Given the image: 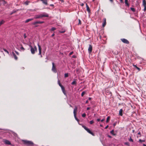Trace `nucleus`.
I'll use <instances>...</instances> for the list:
<instances>
[{
  "mask_svg": "<svg viewBox=\"0 0 146 146\" xmlns=\"http://www.w3.org/2000/svg\"><path fill=\"white\" fill-rule=\"evenodd\" d=\"M22 141L24 144H25L27 146L32 145L34 144L33 142L31 141L26 140H23Z\"/></svg>",
  "mask_w": 146,
  "mask_h": 146,
  "instance_id": "obj_1",
  "label": "nucleus"
},
{
  "mask_svg": "<svg viewBox=\"0 0 146 146\" xmlns=\"http://www.w3.org/2000/svg\"><path fill=\"white\" fill-rule=\"evenodd\" d=\"M29 46L31 48V51L32 54H34L35 52L37 51V48L36 46H35L34 47H33L31 45H29Z\"/></svg>",
  "mask_w": 146,
  "mask_h": 146,
  "instance_id": "obj_2",
  "label": "nucleus"
},
{
  "mask_svg": "<svg viewBox=\"0 0 146 146\" xmlns=\"http://www.w3.org/2000/svg\"><path fill=\"white\" fill-rule=\"evenodd\" d=\"M77 109L78 108L76 106H75V108L74 109V111H73V113L74 114V118L76 120H77L78 122H79V119H78L76 117V112L77 111Z\"/></svg>",
  "mask_w": 146,
  "mask_h": 146,
  "instance_id": "obj_3",
  "label": "nucleus"
},
{
  "mask_svg": "<svg viewBox=\"0 0 146 146\" xmlns=\"http://www.w3.org/2000/svg\"><path fill=\"white\" fill-rule=\"evenodd\" d=\"M82 127L84 128V129L86 130L87 132H88V133H90V134H91L93 136L94 135V134L86 126L83 125L82 126Z\"/></svg>",
  "mask_w": 146,
  "mask_h": 146,
  "instance_id": "obj_4",
  "label": "nucleus"
},
{
  "mask_svg": "<svg viewBox=\"0 0 146 146\" xmlns=\"http://www.w3.org/2000/svg\"><path fill=\"white\" fill-rule=\"evenodd\" d=\"M52 70L54 73H56L57 71L56 70V68L54 64V62H52Z\"/></svg>",
  "mask_w": 146,
  "mask_h": 146,
  "instance_id": "obj_5",
  "label": "nucleus"
},
{
  "mask_svg": "<svg viewBox=\"0 0 146 146\" xmlns=\"http://www.w3.org/2000/svg\"><path fill=\"white\" fill-rule=\"evenodd\" d=\"M38 50H39V54H38L39 55H40L41 57H42V56L41 55V48L40 46L38 44Z\"/></svg>",
  "mask_w": 146,
  "mask_h": 146,
  "instance_id": "obj_6",
  "label": "nucleus"
},
{
  "mask_svg": "<svg viewBox=\"0 0 146 146\" xmlns=\"http://www.w3.org/2000/svg\"><path fill=\"white\" fill-rule=\"evenodd\" d=\"M3 141L6 144L9 145H11V143L10 142L9 140H7L3 139Z\"/></svg>",
  "mask_w": 146,
  "mask_h": 146,
  "instance_id": "obj_7",
  "label": "nucleus"
},
{
  "mask_svg": "<svg viewBox=\"0 0 146 146\" xmlns=\"http://www.w3.org/2000/svg\"><path fill=\"white\" fill-rule=\"evenodd\" d=\"M121 41L123 43L127 44H128L129 43V41L126 39L125 38L121 39Z\"/></svg>",
  "mask_w": 146,
  "mask_h": 146,
  "instance_id": "obj_8",
  "label": "nucleus"
},
{
  "mask_svg": "<svg viewBox=\"0 0 146 146\" xmlns=\"http://www.w3.org/2000/svg\"><path fill=\"white\" fill-rule=\"evenodd\" d=\"M92 47L91 45H89V48H88V52L90 54L92 51Z\"/></svg>",
  "mask_w": 146,
  "mask_h": 146,
  "instance_id": "obj_9",
  "label": "nucleus"
},
{
  "mask_svg": "<svg viewBox=\"0 0 146 146\" xmlns=\"http://www.w3.org/2000/svg\"><path fill=\"white\" fill-rule=\"evenodd\" d=\"M60 86L62 90L63 94L65 95H66V91H65L64 87L62 85Z\"/></svg>",
  "mask_w": 146,
  "mask_h": 146,
  "instance_id": "obj_10",
  "label": "nucleus"
},
{
  "mask_svg": "<svg viewBox=\"0 0 146 146\" xmlns=\"http://www.w3.org/2000/svg\"><path fill=\"white\" fill-rule=\"evenodd\" d=\"M44 23V21H37L35 22H34L33 23V25H35L36 24H42V23Z\"/></svg>",
  "mask_w": 146,
  "mask_h": 146,
  "instance_id": "obj_11",
  "label": "nucleus"
},
{
  "mask_svg": "<svg viewBox=\"0 0 146 146\" xmlns=\"http://www.w3.org/2000/svg\"><path fill=\"white\" fill-rule=\"evenodd\" d=\"M106 25V18H104V19L103 22L102 23V26L104 27Z\"/></svg>",
  "mask_w": 146,
  "mask_h": 146,
  "instance_id": "obj_12",
  "label": "nucleus"
},
{
  "mask_svg": "<svg viewBox=\"0 0 146 146\" xmlns=\"http://www.w3.org/2000/svg\"><path fill=\"white\" fill-rule=\"evenodd\" d=\"M41 18H42V17L41 14L36 15L34 17V18L35 19H39Z\"/></svg>",
  "mask_w": 146,
  "mask_h": 146,
  "instance_id": "obj_13",
  "label": "nucleus"
},
{
  "mask_svg": "<svg viewBox=\"0 0 146 146\" xmlns=\"http://www.w3.org/2000/svg\"><path fill=\"white\" fill-rule=\"evenodd\" d=\"M123 110L122 109H121L119 111V115L122 116L123 115Z\"/></svg>",
  "mask_w": 146,
  "mask_h": 146,
  "instance_id": "obj_14",
  "label": "nucleus"
},
{
  "mask_svg": "<svg viewBox=\"0 0 146 146\" xmlns=\"http://www.w3.org/2000/svg\"><path fill=\"white\" fill-rule=\"evenodd\" d=\"M42 18V17H48V15L46 13H44L42 14H41Z\"/></svg>",
  "mask_w": 146,
  "mask_h": 146,
  "instance_id": "obj_15",
  "label": "nucleus"
},
{
  "mask_svg": "<svg viewBox=\"0 0 146 146\" xmlns=\"http://www.w3.org/2000/svg\"><path fill=\"white\" fill-rule=\"evenodd\" d=\"M12 54L13 56L15 59V60H17V56L13 52H12Z\"/></svg>",
  "mask_w": 146,
  "mask_h": 146,
  "instance_id": "obj_16",
  "label": "nucleus"
},
{
  "mask_svg": "<svg viewBox=\"0 0 146 146\" xmlns=\"http://www.w3.org/2000/svg\"><path fill=\"white\" fill-rule=\"evenodd\" d=\"M6 3V2L4 0H0V5L2 3L5 4Z\"/></svg>",
  "mask_w": 146,
  "mask_h": 146,
  "instance_id": "obj_17",
  "label": "nucleus"
},
{
  "mask_svg": "<svg viewBox=\"0 0 146 146\" xmlns=\"http://www.w3.org/2000/svg\"><path fill=\"white\" fill-rule=\"evenodd\" d=\"M125 3L126 6L128 7L129 6V4L128 3V0H125Z\"/></svg>",
  "mask_w": 146,
  "mask_h": 146,
  "instance_id": "obj_18",
  "label": "nucleus"
},
{
  "mask_svg": "<svg viewBox=\"0 0 146 146\" xmlns=\"http://www.w3.org/2000/svg\"><path fill=\"white\" fill-rule=\"evenodd\" d=\"M33 20V19H29L26 20L25 21V23H27L30 21H31Z\"/></svg>",
  "mask_w": 146,
  "mask_h": 146,
  "instance_id": "obj_19",
  "label": "nucleus"
},
{
  "mask_svg": "<svg viewBox=\"0 0 146 146\" xmlns=\"http://www.w3.org/2000/svg\"><path fill=\"white\" fill-rule=\"evenodd\" d=\"M133 66L135 67L139 71L140 70V69L139 68V67H137L136 65H135L134 64H133Z\"/></svg>",
  "mask_w": 146,
  "mask_h": 146,
  "instance_id": "obj_20",
  "label": "nucleus"
},
{
  "mask_svg": "<svg viewBox=\"0 0 146 146\" xmlns=\"http://www.w3.org/2000/svg\"><path fill=\"white\" fill-rule=\"evenodd\" d=\"M114 131L113 130H112L111 131H110V133L112 134L113 135H116L114 133Z\"/></svg>",
  "mask_w": 146,
  "mask_h": 146,
  "instance_id": "obj_21",
  "label": "nucleus"
},
{
  "mask_svg": "<svg viewBox=\"0 0 146 146\" xmlns=\"http://www.w3.org/2000/svg\"><path fill=\"white\" fill-rule=\"evenodd\" d=\"M143 4L144 6H146V2L145 0H143Z\"/></svg>",
  "mask_w": 146,
  "mask_h": 146,
  "instance_id": "obj_22",
  "label": "nucleus"
},
{
  "mask_svg": "<svg viewBox=\"0 0 146 146\" xmlns=\"http://www.w3.org/2000/svg\"><path fill=\"white\" fill-rule=\"evenodd\" d=\"M76 84V80H74L72 82L71 84L72 85H75Z\"/></svg>",
  "mask_w": 146,
  "mask_h": 146,
  "instance_id": "obj_23",
  "label": "nucleus"
},
{
  "mask_svg": "<svg viewBox=\"0 0 146 146\" xmlns=\"http://www.w3.org/2000/svg\"><path fill=\"white\" fill-rule=\"evenodd\" d=\"M30 3V1H26V2H25L24 4H25V5H28L29 3Z\"/></svg>",
  "mask_w": 146,
  "mask_h": 146,
  "instance_id": "obj_24",
  "label": "nucleus"
},
{
  "mask_svg": "<svg viewBox=\"0 0 146 146\" xmlns=\"http://www.w3.org/2000/svg\"><path fill=\"white\" fill-rule=\"evenodd\" d=\"M110 117H109V116L107 118V119H106V122L108 123L109 121L110 120Z\"/></svg>",
  "mask_w": 146,
  "mask_h": 146,
  "instance_id": "obj_25",
  "label": "nucleus"
},
{
  "mask_svg": "<svg viewBox=\"0 0 146 146\" xmlns=\"http://www.w3.org/2000/svg\"><path fill=\"white\" fill-rule=\"evenodd\" d=\"M4 23V21L3 20H2L1 22H0V26Z\"/></svg>",
  "mask_w": 146,
  "mask_h": 146,
  "instance_id": "obj_26",
  "label": "nucleus"
},
{
  "mask_svg": "<svg viewBox=\"0 0 146 146\" xmlns=\"http://www.w3.org/2000/svg\"><path fill=\"white\" fill-rule=\"evenodd\" d=\"M130 9L133 12H135V9L133 8H131Z\"/></svg>",
  "mask_w": 146,
  "mask_h": 146,
  "instance_id": "obj_27",
  "label": "nucleus"
},
{
  "mask_svg": "<svg viewBox=\"0 0 146 146\" xmlns=\"http://www.w3.org/2000/svg\"><path fill=\"white\" fill-rule=\"evenodd\" d=\"M85 93H86L85 91L83 92L81 94V96L83 97Z\"/></svg>",
  "mask_w": 146,
  "mask_h": 146,
  "instance_id": "obj_28",
  "label": "nucleus"
},
{
  "mask_svg": "<svg viewBox=\"0 0 146 146\" xmlns=\"http://www.w3.org/2000/svg\"><path fill=\"white\" fill-rule=\"evenodd\" d=\"M129 141L130 142H133V139H132L131 137H130V138L129 139Z\"/></svg>",
  "mask_w": 146,
  "mask_h": 146,
  "instance_id": "obj_29",
  "label": "nucleus"
},
{
  "mask_svg": "<svg viewBox=\"0 0 146 146\" xmlns=\"http://www.w3.org/2000/svg\"><path fill=\"white\" fill-rule=\"evenodd\" d=\"M58 83L59 86H60L62 85V84L60 83V80H58Z\"/></svg>",
  "mask_w": 146,
  "mask_h": 146,
  "instance_id": "obj_30",
  "label": "nucleus"
},
{
  "mask_svg": "<svg viewBox=\"0 0 146 146\" xmlns=\"http://www.w3.org/2000/svg\"><path fill=\"white\" fill-rule=\"evenodd\" d=\"M56 29V28L53 27L51 29V31H53L55 30Z\"/></svg>",
  "mask_w": 146,
  "mask_h": 146,
  "instance_id": "obj_31",
  "label": "nucleus"
},
{
  "mask_svg": "<svg viewBox=\"0 0 146 146\" xmlns=\"http://www.w3.org/2000/svg\"><path fill=\"white\" fill-rule=\"evenodd\" d=\"M68 73H65L64 74V77H65L66 78V77H68Z\"/></svg>",
  "mask_w": 146,
  "mask_h": 146,
  "instance_id": "obj_32",
  "label": "nucleus"
},
{
  "mask_svg": "<svg viewBox=\"0 0 146 146\" xmlns=\"http://www.w3.org/2000/svg\"><path fill=\"white\" fill-rule=\"evenodd\" d=\"M86 10H87V11L88 12H90V8L89 7H87L86 8Z\"/></svg>",
  "mask_w": 146,
  "mask_h": 146,
  "instance_id": "obj_33",
  "label": "nucleus"
},
{
  "mask_svg": "<svg viewBox=\"0 0 146 146\" xmlns=\"http://www.w3.org/2000/svg\"><path fill=\"white\" fill-rule=\"evenodd\" d=\"M125 144L128 146H129V143L128 142H126L125 143Z\"/></svg>",
  "mask_w": 146,
  "mask_h": 146,
  "instance_id": "obj_34",
  "label": "nucleus"
},
{
  "mask_svg": "<svg viewBox=\"0 0 146 146\" xmlns=\"http://www.w3.org/2000/svg\"><path fill=\"white\" fill-rule=\"evenodd\" d=\"M139 142L140 143H142L143 142H144L145 141V140H142L141 139H139Z\"/></svg>",
  "mask_w": 146,
  "mask_h": 146,
  "instance_id": "obj_35",
  "label": "nucleus"
},
{
  "mask_svg": "<svg viewBox=\"0 0 146 146\" xmlns=\"http://www.w3.org/2000/svg\"><path fill=\"white\" fill-rule=\"evenodd\" d=\"M3 50L4 51H5V52L7 53L8 54H9V52L7 50H6V49H4Z\"/></svg>",
  "mask_w": 146,
  "mask_h": 146,
  "instance_id": "obj_36",
  "label": "nucleus"
},
{
  "mask_svg": "<svg viewBox=\"0 0 146 146\" xmlns=\"http://www.w3.org/2000/svg\"><path fill=\"white\" fill-rule=\"evenodd\" d=\"M20 49L23 50V51H24L25 50V48H23V46H21L20 47Z\"/></svg>",
  "mask_w": 146,
  "mask_h": 146,
  "instance_id": "obj_37",
  "label": "nucleus"
},
{
  "mask_svg": "<svg viewBox=\"0 0 146 146\" xmlns=\"http://www.w3.org/2000/svg\"><path fill=\"white\" fill-rule=\"evenodd\" d=\"M86 116V114L85 113H84L82 115V116L83 117H85Z\"/></svg>",
  "mask_w": 146,
  "mask_h": 146,
  "instance_id": "obj_38",
  "label": "nucleus"
},
{
  "mask_svg": "<svg viewBox=\"0 0 146 146\" xmlns=\"http://www.w3.org/2000/svg\"><path fill=\"white\" fill-rule=\"evenodd\" d=\"M94 121L93 120L90 121V124H92L94 123Z\"/></svg>",
  "mask_w": 146,
  "mask_h": 146,
  "instance_id": "obj_39",
  "label": "nucleus"
},
{
  "mask_svg": "<svg viewBox=\"0 0 146 146\" xmlns=\"http://www.w3.org/2000/svg\"><path fill=\"white\" fill-rule=\"evenodd\" d=\"M78 21H79V23H78V25H81V21L79 19H78Z\"/></svg>",
  "mask_w": 146,
  "mask_h": 146,
  "instance_id": "obj_40",
  "label": "nucleus"
},
{
  "mask_svg": "<svg viewBox=\"0 0 146 146\" xmlns=\"http://www.w3.org/2000/svg\"><path fill=\"white\" fill-rule=\"evenodd\" d=\"M24 38H25L26 37H27V36L26 35V34L25 33L24 34Z\"/></svg>",
  "mask_w": 146,
  "mask_h": 146,
  "instance_id": "obj_41",
  "label": "nucleus"
},
{
  "mask_svg": "<svg viewBox=\"0 0 146 146\" xmlns=\"http://www.w3.org/2000/svg\"><path fill=\"white\" fill-rule=\"evenodd\" d=\"M15 52L16 53L17 55H19V52H17V51H15Z\"/></svg>",
  "mask_w": 146,
  "mask_h": 146,
  "instance_id": "obj_42",
  "label": "nucleus"
},
{
  "mask_svg": "<svg viewBox=\"0 0 146 146\" xmlns=\"http://www.w3.org/2000/svg\"><path fill=\"white\" fill-rule=\"evenodd\" d=\"M73 53V52H71L70 54H69V55H71Z\"/></svg>",
  "mask_w": 146,
  "mask_h": 146,
  "instance_id": "obj_43",
  "label": "nucleus"
},
{
  "mask_svg": "<svg viewBox=\"0 0 146 146\" xmlns=\"http://www.w3.org/2000/svg\"><path fill=\"white\" fill-rule=\"evenodd\" d=\"M144 11H145L146 10V6H144Z\"/></svg>",
  "mask_w": 146,
  "mask_h": 146,
  "instance_id": "obj_44",
  "label": "nucleus"
},
{
  "mask_svg": "<svg viewBox=\"0 0 146 146\" xmlns=\"http://www.w3.org/2000/svg\"><path fill=\"white\" fill-rule=\"evenodd\" d=\"M120 2L121 3H123V0H120Z\"/></svg>",
  "mask_w": 146,
  "mask_h": 146,
  "instance_id": "obj_45",
  "label": "nucleus"
},
{
  "mask_svg": "<svg viewBox=\"0 0 146 146\" xmlns=\"http://www.w3.org/2000/svg\"><path fill=\"white\" fill-rule=\"evenodd\" d=\"M90 107H88L87 108V110H90Z\"/></svg>",
  "mask_w": 146,
  "mask_h": 146,
  "instance_id": "obj_46",
  "label": "nucleus"
},
{
  "mask_svg": "<svg viewBox=\"0 0 146 146\" xmlns=\"http://www.w3.org/2000/svg\"><path fill=\"white\" fill-rule=\"evenodd\" d=\"M138 135H140V137H141V133H140V132H138Z\"/></svg>",
  "mask_w": 146,
  "mask_h": 146,
  "instance_id": "obj_47",
  "label": "nucleus"
},
{
  "mask_svg": "<svg viewBox=\"0 0 146 146\" xmlns=\"http://www.w3.org/2000/svg\"><path fill=\"white\" fill-rule=\"evenodd\" d=\"M97 121H100V119H97Z\"/></svg>",
  "mask_w": 146,
  "mask_h": 146,
  "instance_id": "obj_48",
  "label": "nucleus"
},
{
  "mask_svg": "<svg viewBox=\"0 0 146 146\" xmlns=\"http://www.w3.org/2000/svg\"><path fill=\"white\" fill-rule=\"evenodd\" d=\"M108 127V125H107V126H106L105 127V129H107Z\"/></svg>",
  "mask_w": 146,
  "mask_h": 146,
  "instance_id": "obj_49",
  "label": "nucleus"
},
{
  "mask_svg": "<svg viewBox=\"0 0 146 146\" xmlns=\"http://www.w3.org/2000/svg\"><path fill=\"white\" fill-rule=\"evenodd\" d=\"M88 100H86V104H87L88 103Z\"/></svg>",
  "mask_w": 146,
  "mask_h": 146,
  "instance_id": "obj_50",
  "label": "nucleus"
},
{
  "mask_svg": "<svg viewBox=\"0 0 146 146\" xmlns=\"http://www.w3.org/2000/svg\"><path fill=\"white\" fill-rule=\"evenodd\" d=\"M50 6H51L53 7V6H54V5L51 4L50 5Z\"/></svg>",
  "mask_w": 146,
  "mask_h": 146,
  "instance_id": "obj_51",
  "label": "nucleus"
},
{
  "mask_svg": "<svg viewBox=\"0 0 146 146\" xmlns=\"http://www.w3.org/2000/svg\"><path fill=\"white\" fill-rule=\"evenodd\" d=\"M86 8L89 7L87 4H86Z\"/></svg>",
  "mask_w": 146,
  "mask_h": 146,
  "instance_id": "obj_52",
  "label": "nucleus"
},
{
  "mask_svg": "<svg viewBox=\"0 0 146 146\" xmlns=\"http://www.w3.org/2000/svg\"><path fill=\"white\" fill-rule=\"evenodd\" d=\"M104 120V119H102V120H101V121L102 122Z\"/></svg>",
  "mask_w": 146,
  "mask_h": 146,
  "instance_id": "obj_53",
  "label": "nucleus"
},
{
  "mask_svg": "<svg viewBox=\"0 0 146 146\" xmlns=\"http://www.w3.org/2000/svg\"><path fill=\"white\" fill-rule=\"evenodd\" d=\"M108 137H109V138H111V137L109 135H108Z\"/></svg>",
  "mask_w": 146,
  "mask_h": 146,
  "instance_id": "obj_54",
  "label": "nucleus"
},
{
  "mask_svg": "<svg viewBox=\"0 0 146 146\" xmlns=\"http://www.w3.org/2000/svg\"><path fill=\"white\" fill-rule=\"evenodd\" d=\"M65 31H60V32L61 33H64L65 32Z\"/></svg>",
  "mask_w": 146,
  "mask_h": 146,
  "instance_id": "obj_55",
  "label": "nucleus"
},
{
  "mask_svg": "<svg viewBox=\"0 0 146 146\" xmlns=\"http://www.w3.org/2000/svg\"><path fill=\"white\" fill-rule=\"evenodd\" d=\"M14 13L13 12H12L10 14V15H12L13 13Z\"/></svg>",
  "mask_w": 146,
  "mask_h": 146,
  "instance_id": "obj_56",
  "label": "nucleus"
},
{
  "mask_svg": "<svg viewBox=\"0 0 146 146\" xmlns=\"http://www.w3.org/2000/svg\"><path fill=\"white\" fill-rule=\"evenodd\" d=\"M91 98L90 97V98H88V100H91Z\"/></svg>",
  "mask_w": 146,
  "mask_h": 146,
  "instance_id": "obj_57",
  "label": "nucleus"
},
{
  "mask_svg": "<svg viewBox=\"0 0 146 146\" xmlns=\"http://www.w3.org/2000/svg\"><path fill=\"white\" fill-rule=\"evenodd\" d=\"M110 1L111 2H112L113 1V0H110Z\"/></svg>",
  "mask_w": 146,
  "mask_h": 146,
  "instance_id": "obj_58",
  "label": "nucleus"
},
{
  "mask_svg": "<svg viewBox=\"0 0 146 146\" xmlns=\"http://www.w3.org/2000/svg\"><path fill=\"white\" fill-rule=\"evenodd\" d=\"M81 5L82 6H83L84 5V4L83 3H82Z\"/></svg>",
  "mask_w": 146,
  "mask_h": 146,
  "instance_id": "obj_59",
  "label": "nucleus"
},
{
  "mask_svg": "<svg viewBox=\"0 0 146 146\" xmlns=\"http://www.w3.org/2000/svg\"><path fill=\"white\" fill-rule=\"evenodd\" d=\"M54 34H52V36H54Z\"/></svg>",
  "mask_w": 146,
  "mask_h": 146,
  "instance_id": "obj_60",
  "label": "nucleus"
},
{
  "mask_svg": "<svg viewBox=\"0 0 146 146\" xmlns=\"http://www.w3.org/2000/svg\"><path fill=\"white\" fill-rule=\"evenodd\" d=\"M60 1H61V2H63V0H59Z\"/></svg>",
  "mask_w": 146,
  "mask_h": 146,
  "instance_id": "obj_61",
  "label": "nucleus"
},
{
  "mask_svg": "<svg viewBox=\"0 0 146 146\" xmlns=\"http://www.w3.org/2000/svg\"><path fill=\"white\" fill-rule=\"evenodd\" d=\"M115 125H116V123H114V124H113V126H115Z\"/></svg>",
  "mask_w": 146,
  "mask_h": 146,
  "instance_id": "obj_62",
  "label": "nucleus"
},
{
  "mask_svg": "<svg viewBox=\"0 0 146 146\" xmlns=\"http://www.w3.org/2000/svg\"><path fill=\"white\" fill-rule=\"evenodd\" d=\"M143 146H146V145H145V144H143Z\"/></svg>",
  "mask_w": 146,
  "mask_h": 146,
  "instance_id": "obj_63",
  "label": "nucleus"
},
{
  "mask_svg": "<svg viewBox=\"0 0 146 146\" xmlns=\"http://www.w3.org/2000/svg\"><path fill=\"white\" fill-rule=\"evenodd\" d=\"M12 12H13L14 13H15L16 12V11H13Z\"/></svg>",
  "mask_w": 146,
  "mask_h": 146,
  "instance_id": "obj_64",
  "label": "nucleus"
}]
</instances>
